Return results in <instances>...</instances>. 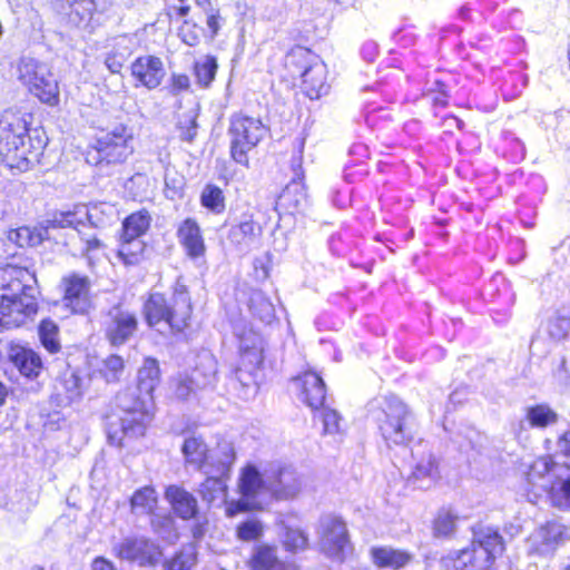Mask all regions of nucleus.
<instances>
[{"label":"nucleus","mask_w":570,"mask_h":570,"mask_svg":"<svg viewBox=\"0 0 570 570\" xmlns=\"http://www.w3.org/2000/svg\"><path fill=\"white\" fill-rule=\"evenodd\" d=\"M191 313L190 297L180 279L175 283L169 297L161 293H151L144 304V314L149 326L164 324L174 332H180L188 325Z\"/></svg>","instance_id":"5"},{"label":"nucleus","mask_w":570,"mask_h":570,"mask_svg":"<svg viewBox=\"0 0 570 570\" xmlns=\"http://www.w3.org/2000/svg\"><path fill=\"white\" fill-rule=\"evenodd\" d=\"M200 204L214 214H222L225 210L223 190L216 185H206L200 194Z\"/></svg>","instance_id":"41"},{"label":"nucleus","mask_w":570,"mask_h":570,"mask_svg":"<svg viewBox=\"0 0 570 570\" xmlns=\"http://www.w3.org/2000/svg\"><path fill=\"white\" fill-rule=\"evenodd\" d=\"M186 120L188 121V125L186 127H183L180 124V136L183 140L186 141H193L196 134H197V122H196V115L191 111L188 115H186Z\"/></svg>","instance_id":"57"},{"label":"nucleus","mask_w":570,"mask_h":570,"mask_svg":"<svg viewBox=\"0 0 570 570\" xmlns=\"http://www.w3.org/2000/svg\"><path fill=\"white\" fill-rule=\"evenodd\" d=\"M249 308L252 313L264 323H271L274 318V305L261 292H256L252 295L249 299Z\"/></svg>","instance_id":"42"},{"label":"nucleus","mask_w":570,"mask_h":570,"mask_svg":"<svg viewBox=\"0 0 570 570\" xmlns=\"http://www.w3.org/2000/svg\"><path fill=\"white\" fill-rule=\"evenodd\" d=\"M173 523V520L169 517H155L151 520V524L155 528V530H158V524L170 527Z\"/></svg>","instance_id":"64"},{"label":"nucleus","mask_w":570,"mask_h":570,"mask_svg":"<svg viewBox=\"0 0 570 570\" xmlns=\"http://www.w3.org/2000/svg\"><path fill=\"white\" fill-rule=\"evenodd\" d=\"M165 499L169 502L174 513L183 519L190 520L198 514V502L193 493L183 487L171 484L166 488Z\"/></svg>","instance_id":"21"},{"label":"nucleus","mask_w":570,"mask_h":570,"mask_svg":"<svg viewBox=\"0 0 570 570\" xmlns=\"http://www.w3.org/2000/svg\"><path fill=\"white\" fill-rule=\"evenodd\" d=\"M145 250V244L139 237H122L118 249V256L126 265H137Z\"/></svg>","instance_id":"38"},{"label":"nucleus","mask_w":570,"mask_h":570,"mask_svg":"<svg viewBox=\"0 0 570 570\" xmlns=\"http://www.w3.org/2000/svg\"><path fill=\"white\" fill-rule=\"evenodd\" d=\"M91 570H117L114 563L102 557L96 558L91 563Z\"/></svg>","instance_id":"60"},{"label":"nucleus","mask_w":570,"mask_h":570,"mask_svg":"<svg viewBox=\"0 0 570 570\" xmlns=\"http://www.w3.org/2000/svg\"><path fill=\"white\" fill-rule=\"evenodd\" d=\"M37 279L27 268L7 265L0 268V332L19 327L38 312Z\"/></svg>","instance_id":"1"},{"label":"nucleus","mask_w":570,"mask_h":570,"mask_svg":"<svg viewBox=\"0 0 570 570\" xmlns=\"http://www.w3.org/2000/svg\"><path fill=\"white\" fill-rule=\"evenodd\" d=\"M202 29L196 26V23H191L190 20H185L183 26L179 29V36L181 40L194 47L199 42Z\"/></svg>","instance_id":"52"},{"label":"nucleus","mask_w":570,"mask_h":570,"mask_svg":"<svg viewBox=\"0 0 570 570\" xmlns=\"http://www.w3.org/2000/svg\"><path fill=\"white\" fill-rule=\"evenodd\" d=\"M177 237L189 258L198 259L205 255L206 245L195 219L186 218L177 229Z\"/></svg>","instance_id":"22"},{"label":"nucleus","mask_w":570,"mask_h":570,"mask_svg":"<svg viewBox=\"0 0 570 570\" xmlns=\"http://www.w3.org/2000/svg\"><path fill=\"white\" fill-rule=\"evenodd\" d=\"M217 61L213 56H206L195 63V76L197 83L202 87H208L215 79L217 71Z\"/></svg>","instance_id":"44"},{"label":"nucleus","mask_w":570,"mask_h":570,"mask_svg":"<svg viewBox=\"0 0 570 570\" xmlns=\"http://www.w3.org/2000/svg\"><path fill=\"white\" fill-rule=\"evenodd\" d=\"M563 527L557 522H548L537 529L531 538V547L539 554L551 553L563 535Z\"/></svg>","instance_id":"29"},{"label":"nucleus","mask_w":570,"mask_h":570,"mask_svg":"<svg viewBox=\"0 0 570 570\" xmlns=\"http://www.w3.org/2000/svg\"><path fill=\"white\" fill-rule=\"evenodd\" d=\"M367 414L390 449L406 448L416 436L419 424L414 413L394 394L372 399L367 403Z\"/></svg>","instance_id":"2"},{"label":"nucleus","mask_w":570,"mask_h":570,"mask_svg":"<svg viewBox=\"0 0 570 570\" xmlns=\"http://www.w3.org/2000/svg\"><path fill=\"white\" fill-rule=\"evenodd\" d=\"M91 220V214L85 206L77 208L75 212H65L55 215L50 220H47L46 226L29 227L22 226L9 232V240L16 243L19 247L38 246L45 239L50 237V229L56 228H77L78 225L83 224V220Z\"/></svg>","instance_id":"9"},{"label":"nucleus","mask_w":570,"mask_h":570,"mask_svg":"<svg viewBox=\"0 0 570 570\" xmlns=\"http://www.w3.org/2000/svg\"><path fill=\"white\" fill-rule=\"evenodd\" d=\"M525 420L533 429H546L558 421V414L547 404H537L525 410Z\"/></svg>","instance_id":"35"},{"label":"nucleus","mask_w":570,"mask_h":570,"mask_svg":"<svg viewBox=\"0 0 570 570\" xmlns=\"http://www.w3.org/2000/svg\"><path fill=\"white\" fill-rule=\"evenodd\" d=\"M135 150L134 131L118 124L100 132L96 140L94 157L97 166L124 164Z\"/></svg>","instance_id":"8"},{"label":"nucleus","mask_w":570,"mask_h":570,"mask_svg":"<svg viewBox=\"0 0 570 570\" xmlns=\"http://www.w3.org/2000/svg\"><path fill=\"white\" fill-rule=\"evenodd\" d=\"M178 1H179V6H173L171 10L175 12V14L178 18H185L190 11V6L188 4V0H178ZM194 1L198 6H203V3L205 2V0H194Z\"/></svg>","instance_id":"59"},{"label":"nucleus","mask_w":570,"mask_h":570,"mask_svg":"<svg viewBox=\"0 0 570 570\" xmlns=\"http://www.w3.org/2000/svg\"><path fill=\"white\" fill-rule=\"evenodd\" d=\"M197 390L198 389L195 387V385L189 382L188 375L186 379L180 380L177 383L175 393L178 399L186 400L190 396L191 393H195Z\"/></svg>","instance_id":"58"},{"label":"nucleus","mask_w":570,"mask_h":570,"mask_svg":"<svg viewBox=\"0 0 570 570\" xmlns=\"http://www.w3.org/2000/svg\"><path fill=\"white\" fill-rule=\"evenodd\" d=\"M158 498L153 487H144L131 497V511L135 514H150L157 507Z\"/></svg>","instance_id":"36"},{"label":"nucleus","mask_w":570,"mask_h":570,"mask_svg":"<svg viewBox=\"0 0 570 570\" xmlns=\"http://www.w3.org/2000/svg\"><path fill=\"white\" fill-rule=\"evenodd\" d=\"M189 382L198 390L214 389L217 383V361L209 351L197 355L195 367L189 374Z\"/></svg>","instance_id":"20"},{"label":"nucleus","mask_w":570,"mask_h":570,"mask_svg":"<svg viewBox=\"0 0 570 570\" xmlns=\"http://www.w3.org/2000/svg\"><path fill=\"white\" fill-rule=\"evenodd\" d=\"M317 57L308 49L304 47H296L289 51L286 57V66L289 68H295L297 72L301 75L302 70H305V67H308L309 63L314 62V59Z\"/></svg>","instance_id":"47"},{"label":"nucleus","mask_w":570,"mask_h":570,"mask_svg":"<svg viewBox=\"0 0 570 570\" xmlns=\"http://www.w3.org/2000/svg\"><path fill=\"white\" fill-rule=\"evenodd\" d=\"M17 76L19 81L41 102L49 106L59 104L58 80L46 62L22 57L17 65Z\"/></svg>","instance_id":"6"},{"label":"nucleus","mask_w":570,"mask_h":570,"mask_svg":"<svg viewBox=\"0 0 570 570\" xmlns=\"http://www.w3.org/2000/svg\"><path fill=\"white\" fill-rule=\"evenodd\" d=\"M433 529L435 537H450L455 530V517L449 512H440Z\"/></svg>","instance_id":"51"},{"label":"nucleus","mask_w":570,"mask_h":570,"mask_svg":"<svg viewBox=\"0 0 570 570\" xmlns=\"http://www.w3.org/2000/svg\"><path fill=\"white\" fill-rule=\"evenodd\" d=\"M61 285L65 305L76 314H87L92 308L91 281L78 273L66 275Z\"/></svg>","instance_id":"15"},{"label":"nucleus","mask_w":570,"mask_h":570,"mask_svg":"<svg viewBox=\"0 0 570 570\" xmlns=\"http://www.w3.org/2000/svg\"><path fill=\"white\" fill-rule=\"evenodd\" d=\"M181 452L187 464L193 465L199 471H205L209 450L202 438L189 436L185 439Z\"/></svg>","instance_id":"32"},{"label":"nucleus","mask_w":570,"mask_h":570,"mask_svg":"<svg viewBox=\"0 0 570 570\" xmlns=\"http://www.w3.org/2000/svg\"><path fill=\"white\" fill-rule=\"evenodd\" d=\"M240 362L250 368H258L263 363V338L253 330L238 335Z\"/></svg>","instance_id":"30"},{"label":"nucleus","mask_w":570,"mask_h":570,"mask_svg":"<svg viewBox=\"0 0 570 570\" xmlns=\"http://www.w3.org/2000/svg\"><path fill=\"white\" fill-rule=\"evenodd\" d=\"M318 546L328 558L343 561L352 551V543L345 521L337 515L326 514L318 521Z\"/></svg>","instance_id":"11"},{"label":"nucleus","mask_w":570,"mask_h":570,"mask_svg":"<svg viewBox=\"0 0 570 570\" xmlns=\"http://www.w3.org/2000/svg\"><path fill=\"white\" fill-rule=\"evenodd\" d=\"M503 550L501 535L489 529L478 533L470 547L458 551L454 558L449 557L448 560L452 561L456 570H464L469 566L472 570H485Z\"/></svg>","instance_id":"7"},{"label":"nucleus","mask_w":570,"mask_h":570,"mask_svg":"<svg viewBox=\"0 0 570 570\" xmlns=\"http://www.w3.org/2000/svg\"><path fill=\"white\" fill-rule=\"evenodd\" d=\"M39 337L43 347L50 352L56 353L60 350L58 341L59 328L51 320H43L39 325Z\"/></svg>","instance_id":"43"},{"label":"nucleus","mask_w":570,"mask_h":570,"mask_svg":"<svg viewBox=\"0 0 570 570\" xmlns=\"http://www.w3.org/2000/svg\"><path fill=\"white\" fill-rule=\"evenodd\" d=\"M303 89L309 99H318L327 92L326 66L318 59L301 72Z\"/></svg>","instance_id":"26"},{"label":"nucleus","mask_w":570,"mask_h":570,"mask_svg":"<svg viewBox=\"0 0 570 570\" xmlns=\"http://www.w3.org/2000/svg\"><path fill=\"white\" fill-rule=\"evenodd\" d=\"M236 459L234 445L230 442L222 441L217 446L209 451L207 459L206 474H218L220 476H228L232 465Z\"/></svg>","instance_id":"27"},{"label":"nucleus","mask_w":570,"mask_h":570,"mask_svg":"<svg viewBox=\"0 0 570 570\" xmlns=\"http://www.w3.org/2000/svg\"><path fill=\"white\" fill-rule=\"evenodd\" d=\"M226 476H208L198 489V493L204 501L212 504L216 501H223L226 495L227 485L225 482Z\"/></svg>","instance_id":"37"},{"label":"nucleus","mask_w":570,"mask_h":570,"mask_svg":"<svg viewBox=\"0 0 570 570\" xmlns=\"http://www.w3.org/2000/svg\"><path fill=\"white\" fill-rule=\"evenodd\" d=\"M218 18V13L215 12L209 13L207 17V26L212 30L213 35H216L219 29Z\"/></svg>","instance_id":"62"},{"label":"nucleus","mask_w":570,"mask_h":570,"mask_svg":"<svg viewBox=\"0 0 570 570\" xmlns=\"http://www.w3.org/2000/svg\"><path fill=\"white\" fill-rule=\"evenodd\" d=\"M56 389L71 403L81 396V380L75 372L67 371L59 377Z\"/></svg>","instance_id":"39"},{"label":"nucleus","mask_w":570,"mask_h":570,"mask_svg":"<svg viewBox=\"0 0 570 570\" xmlns=\"http://www.w3.org/2000/svg\"><path fill=\"white\" fill-rule=\"evenodd\" d=\"M264 527L256 518H248L236 528L237 538L242 541H254L263 535Z\"/></svg>","instance_id":"49"},{"label":"nucleus","mask_w":570,"mask_h":570,"mask_svg":"<svg viewBox=\"0 0 570 570\" xmlns=\"http://www.w3.org/2000/svg\"><path fill=\"white\" fill-rule=\"evenodd\" d=\"M262 233L259 224L254 222L250 217L245 218L236 225H233L228 232V239L236 245H249Z\"/></svg>","instance_id":"34"},{"label":"nucleus","mask_w":570,"mask_h":570,"mask_svg":"<svg viewBox=\"0 0 570 570\" xmlns=\"http://www.w3.org/2000/svg\"><path fill=\"white\" fill-rule=\"evenodd\" d=\"M125 370V362L119 355H109L104 360L100 373L108 383L118 382Z\"/></svg>","instance_id":"48"},{"label":"nucleus","mask_w":570,"mask_h":570,"mask_svg":"<svg viewBox=\"0 0 570 570\" xmlns=\"http://www.w3.org/2000/svg\"><path fill=\"white\" fill-rule=\"evenodd\" d=\"M439 475L438 463L432 453H428L420 458L413 468L412 476L415 480H434Z\"/></svg>","instance_id":"45"},{"label":"nucleus","mask_w":570,"mask_h":570,"mask_svg":"<svg viewBox=\"0 0 570 570\" xmlns=\"http://www.w3.org/2000/svg\"><path fill=\"white\" fill-rule=\"evenodd\" d=\"M322 421L324 425V432L325 433H336L340 430V415L335 410L323 407L322 413Z\"/></svg>","instance_id":"53"},{"label":"nucleus","mask_w":570,"mask_h":570,"mask_svg":"<svg viewBox=\"0 0 570 570\" xmlns=\"http://www.w3.org/2000/svg\"><path fill=\"white\" fill-rule=\"evenodd\" d=\"M570 331V318L566 316H552L547 324V332L549 336L559 342L568 336Z\"/></svg>","instance_id":"50"},{"label":"nucleus","mask_w":570,"mask_h":570,"mask_svg":"<svg viewBox=\"0 0 570 570\" xmlns=\"http://www.w3.org/2000/svg\"><path fill=\"white\" fill-rule=\"evenodd\" d=\"M282 537L284 547L292 552L304 550L308 544L307 534L299 528L285 525Z\"/></svg>","instance_id":"46"},{"label":"nucleus","mask_w":570,"mask_h":570,"mask_svg":"<svg viewBox=\"0 0 570 570\" xmlns=\"http://www.w3.org/2000/svg\"><path fill=\"white\" fill-rule=\"evenodd\" d=\"M301 389V400L311 409L317 410L324 405L326 389L322 377L315 372H305L294 379Z\"/></svg>","instance_id":"24"},{"label":"nucleus","mask_w":570,"mask_h":570,"mask_svg":"<svg viewBox=\"0 0 570 570\" xmlns=\"http://www.w3.org/2000/svg\"><path fill=\"white\" fill-rule=\"evenodd\" d=\"M238 488L243 498L237 501H230L226 505V514L230 518L255 508V504L249 500L256 498L266 488V480L263 479L254 465H247L242 471Z\"/></svg>","instance_id":"16"},{"label":"nucleus","mask_w":570,"mask_h":570,"mask_svg":"<svg viewBox=\"0 0 570 570\" xmlns=\"http://www.w3.org/2000/svg\"><path fill=\"white\" fill-rule=\"evenodd\" d=\"M370 558L377 568L400 570L411 563L413 554L391 546H376L370 549Z\"/></svg>","instance_id":"25"},{"label":"nucleus","mask_w":570,"mask_h":570,"mask_svg":"<svg viewBox=\"0 0 570 570\" xmlns=\"http://www.w3.org/2000/svg\"><path fill=\"white\" fill-rule=\"evenodd\" d=\"M136 391L127 389L116 396L117 406L125 412V416L119 417L118 422H109L107 425V436L112 445L122 446L124 438H138L145 434L154 402L150 396H145L141 393L136 395Z\"/></svg>","instance_id":"4"},{"label":"nucleus","mask_w":570,"mask_h":570,"mask_svg":"<svg viewBox=\"0 0 570 570\" xmlns=\"http://www.w3.org/2000/svg\"><path fill=\"white\" fill-rule=\"evenodd\" d=\"M165 570H186L184 562L179 557L173 559L170 562L165 564Z\"/></svg>","instance_id":"63"},{"label":"nucleus","mask_w":570,"mask_h":570,"mask_svg":"<svg viewBox=\"0 0 570 570\" xmlns=\"http://www.w3.org/2000/svg\"><path fill=\"white\" fill-rule=\"evenodd\" d=\"M266 489L277 500H292L301 493L303 481L292 465H277L266 474Z\"/></svg>","instance_id":"17"},{"label":"nucleus","mask_w":570,"mask_h":570,"mask_svg":"<svg viewBox=\"0 0 570 570\" xmlns=\"http://www.w3.org/2000/svg\"><path fill=\"white\" fill-rule=\"evenodd\" d=\"M293 168L295 177L284 188L277 200V206L291 214L303 212L308 206V196L305 186L297 180L302 179L301 174L297 173V169H301V163L297 164V167L295 163H293Z\"/></svg>","instance_id":"19"},{"label":"nucleus","mask_w":570,"mask_h":570,"mask_svg":"<svg viewBox=\"0 0 570 570\" xmlns=\"http://www.w3.org/2000/svg\"><path fill=\"white\" fill-rule=\"evenodd\" d=\"M9 360L22 376L31 381L37 380L43 368L39 354L21 345L10 347Z\"/></svg>","instance_id":"23"},{"label":"nucleus","mask_w":570,"mask_h":570,"mask_svg":"<svg viewBox=\"0 0 570 570\" xmlns=\"http://www.w3.org/2000/svg\"><path fill=\"white\" fill-rule=\"evenodd\" d=\"M114 550L121 560L137 563L140 567H154L161 557L159 547L144 537L125 538L115 546Z\"/></svg>","instance_id":"14"},{"label":"nucleus","mask_w":570,"mask_h":570,"mask_svg":"<svg viewBox=\"0 0 570 570\" xmlns=\"http://www.w3.org/2000/svg\"><path fill=\"white\" fill-rule=\"evenodd\" d=\"M30 115L17 110H6L0 115V157L11 167L29 169L38 163L45 148V141L29 135Z\"/></svg>","instance_id":"3"},{"label":"nucleus","mask_w":570,"mask_h":570,"mask_svg":"<svg viewBox=\"0 0 570 570\" xmlns=\"http://www.w3.org/2000/svg\"><path fill=\"white\" fill-rule=\"evenodd\" d=\"M570 459V430L566 431L557 441V450L554 454L547 455L546 458H551L556 462H561V458Z\"/></svg>","instance_id":"55"},{"label":"nucleus","mask_w":570,"mask_h":570,"mask_svg":"<svg viewBox=\"0 0 570 570\" xmlns=\"http://www.w3.org/2000/svg\"><path fill=\"white\" fill-rule=\"evenodd\" d=\"M102 246L101 242L96 237H89L86 239V253L89 254L96 249H99Z\"/></svg>","instance_id":"61"},{"label":"nucleus","mask_w":570,"mask_h":570,"mask_svg":"<svg viewBox=\"0 0 570 570\" xmlns=\"http://www.w3.org/2000/svg\"><path fill=\"white\" fill-rule=\"evenodd\" d=\"M136 49V41L132 36H118L114 38L111 48L105 58V65L112 73H119L125 62Z\"/></svg>","instance_id":"28"},{"label":"nucleus","mask_w":570,"mask_h":570,"mask_svg":"<svg viewBox=\"0 0 570 570\" xmlns=\"http://www.w3.org/2000/svg\"><path fill=\"white\" fill-rule=\"evenodd\" d=\"M130 73L136 88L141 86L149 90L159 87L166 76L163 60L151 55L136 58L130 65Z\"/></svg>","instance_id":"18"},{"label":"nucleus","mask_w":570,"mask_h":570,"mask_svg":"<svg viewBox=\"0 0 570 570\" xmlns=\"http://www.w3.org/2000/svg\"><path fill=\"white\" fill-rule=\"evenodd\" d=\"M160 381L159 364L156 358L146 357L138 370L137 392L145 396H150L154 402V391Z\"/></svg>","instance_id":"31"},{"label":"nucleus","mask_w":570,"mask_h":570,"mask_svg":"<svg viewBox=\"0 0 570 570\" xmlns=\"http://www.w3.org/2000/svg\"><path fill=\"white\" fill-rule=\"evenodd\" d=\"M256 368H250L248 363L243 364L240 362V366L235 370V379L236 381L244 387L255 386V379L253 372ZM256 390V387H254Z\"/></svg>","instance_id":"54"},{"label":"nucleus","mask_w":570,"mask_h":570,"mask_svg":"<svg viewBox=\"0 0 570 570\" xmlns=\"http://www.w3.org/2000/svg\"><path fill=\"white\" fill-rule=\"evenodd\" d=\"M266 131V127L258 118L234 115L228 128L233 159L240 165L248 166V151L257 146Z\"/></svg>","instance_id":"10"},{"label":"nucleus","mask_w":570,"mask_h":570,"mask_svg":"<svg viewBox=\"0 0 570 570\" xmlns=\"http://www.w3.org/2000/svg\"><path fill=\"white\" fill-rule=\"evenodd\" d=\"M553 476L560 481L557 490L553 485L554 501L559 507L570 509V462H556L551 458H539L533 462L529 472V479L539 476Z\"/></svg>","instance_id":"12"},{"label":"nucleus","mask_w":570,"mask_h":570,"mask_svg":"<svg viewBox=\"0 0 570 570\" xmlns=\"http://www.w3.org/2000/svg\"><path fill=\"white\" fill-rule=\"evenodd\" d=\"M250 564L253 570H297L295 564L279 561L275 549L267 546L256 549Z\"/></svg>","instance_id":"33"},{"label":"nucleus","mask_w":570,"mask_h":570,"mask_svg":"<svg viewBox=\"0 0 570 570\" xmlns=\"http://www.w3.org/2000/svg\"><path fill=\"white\" fill-rule=\"evenodd\" d=\"M138 330V318L134 312L121 306L109 309L104 323V332L107 341L114 347H119L129 342Z\"/></svg>","instance_id":"13"},{"label":"nucleus","mask_w":570,"mask_h":570,"mask_svg":"<svg viewBox=\"0 0 570 570\" xmlns=\"http://www.w3.org/2000/svg\"><path fill=\"white\" fill-rule=\"evenodd\" d=\"M190 81L187 75L183 73H174L170 78L169 92L173 96L179 95L181 91H186L189 89Z\"/></svg>","instance_id":"56"},{"label":"nucleus","mask_w":570,"mask_h":570,"mask_svg":"<svg viewBox=\"0 0 570 570\" xmlns=\"http://www.w3.org/2000/svg\"><path fill=\"white\" fill-rule=\"evenodd\" d=\"M150 225V216L147 212H137L128 216L122 224V237H139L145 234Z\"/></svg>","instance_id":"40"}]
</instances>
